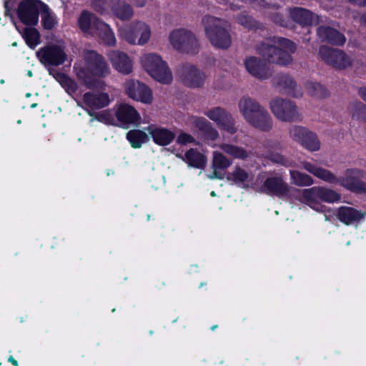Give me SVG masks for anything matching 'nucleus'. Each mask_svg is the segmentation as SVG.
<instances>
[{
  "label": "nucleus",
  "mask_w": 366,
  "mask_h": 366,
  "mask_svg": "<svg viewBox=\"0 0 366 366\" xmlns=\"http://www.w3.org/2000/svg\"><path fill=\"white\" fill-rule=\"evenodd\" d=\"M194 123L196 127L203 132L207 139L214 140L218 137V132L205 119H196Z\"/></svg>",
  "instance_id": "c9c22d12"
},
{
  "label": "nucleus",
  "mask_w": 366,
  "mask_h": 366,
  "mask_svg": "<svg viewBox=\"0 0 366 366\" xmlns=\"http://www.w3.org/2000/svg\"><path fill=\"white\" fill-rule=\"evenodd\" d=\"M360 22L366 26V14L361 16Z\"/></svg>",
  "instance_id": "5fc2aeb1"
},
{
  "label": "nucleus",
  "mask_w": 366,
  "mask_h": 366,
  "mask_svg": "<svg viewBox=\"0 0 366 366\" xmlns=\"http://www.w3.org/2000/svg\"><path fill=\"white\" fill-rule=\"evenodd\" d=\"M17 123H18V124H21V120H18V121H17Z\"/></svg>",
  "instance_id": "680f3d73"
},
{
  "label": "nucleus",
  "mask_w": 366,
  "mask_h": 366,
  "mask_svg": "<svg viewBox=\"0 0 366 366\" xmlns=\"http://www.w3.org/2000/svg\"><path fill=\"white\" fill-rule=\"evenodd\" d=\"M269 1H267V2L264 3V4H263V5H264V6H265V5H270V4H272V2H271V1H272V0H269ZM263 1V2H264V1Z\"/></svg>",
  "instance_id": "6e6d98bb"
},
{
  "label": "nucleus",
  "mask_w": 366,
  "mask_h": 366,
  "mask_svg": "<svg viewBox=\"0 0 366 366\" xmlns=\"http://www.w3.org/2000/svg\"><path fill=\"white\" fill-rule=\"evenodd\" d=\"M296 50L295 44L285 38H274L260 44L257 51L268 62L287 65L292 61V54Z\"/></svg>",
  "instance_id": "7ed1b4c3"
},
{
  "label": "nucleus",
  "mask_w": 366,
  "mask_h": 366,
  "mask_svg": "<svg viewBox=\"0 0 366 366\" xmlns=\"http://www.w3.org/2000/svg\"><path fill=\"white\" fill-rule=\"evenodd\" d=\"M274 21L282 26H285L282 21L280 19H279V16H276L274 19Z\"/></svg>",
  "instance_id": "864d4df0"
},
{
  "label": "nucleus",
  "mask_w": 366,
  "mask_h": 366,
  "mask_svg": "<svg viewBox=\"0 0 366 366\" xmlns=\"http://www.w3.org/2000/svg\"><path fill=\"white\" fill-rule=\"evenodd\" d=\"M181 79L187 86L195 88L202 86L205 80V74L194 65H183L179 70Z\"/></svg>",
  "instance_id": "aec40b11"
},
{
  "label": "nucleus",
  "mask_w": 366,
  "mask_h": 366,
  "mask_svg": "<svg viewBox=\"0 0 366 366\" xmlns=\"http://www.w3.org/2000/svg\"><path fill=\"white\" fill-rule=\"evenodd\" d=\"M26 97H30V94H29V93H28V94H26Z\"/></svg>",
  "instance_id": "052dcab7"
},
{
  "label": "nucleus",
  "mask_w": 366,
  "mask_h": 366,
  "mask_svg": "<svg viewBox=\"0 0 366 366\" xmlns=\"http://www.w3.org/2000/svg\"><path fill=\"white\" fill-rule=\"evenodd\" d=\"M305 89L309 95L313 97H323L327 94V92L324 86L317 82H307L305 84Z\"/></svg>",
  "instance_id": "37998d69"
},
{
  "label": "nucleus",
  "mask_w": 366,
  "mask_h": 366,
  "mask_svg": "<svg viewBox=\"0 0 366 366\" xmlns=\"http://www.w3.org/2000/svg\"><path fill=\"white\" fill-rule=\"evenodd\" d=\"M144 130L132 129L127 134V139L133 148H140L144 144L149 141V136Z\"/></svg>",
  "instance_id": "473e14b6"
},
{
  "label": "nucleus",
  "mask_w": 366,
  "mask_h": 366,
  "mask_svg": "<svg viewBox=\"0 0 366 366\" xmlns=\"http://www.w3.org/2000/svg\"><path fill=\"white\" fill-rule=\"evenodd\" d=\"M294 189L285 182L281 177H267L263 186V190L267 194L284 199H292Z\"/></svg>",
  "instance_id": "a211bd4d"
},
{
  "label": "nucleus",
  "mask_w": 366,
  "mask_h": 366,
  "mask_svg": "<svg viewBox=\"0 0 366 366\" xmlns=\"http://www.w3.org/2000/svg\"><path fill=\"white\" fill-rule=\"evenodd\" d=\"M88 113L90 116L94 117L91 119V122L96 119L105 124L117 125L116 117H114L113 112L110 110H104L96 113L95 114L91 113L89 111Z\"/></svg>",
  "instance_id": "79ce46f5"
},
{
  "label": "nucleus",
  "mask_w": 366,
  "mask_h": 366,
  "mask_svg": "<svg viewBox=\"0 0 366 366\" xmlns=\"http://www.w3.org/2000/svg\"><path fill=\"white\" fill-rule=\"evenodd\" d=\"M231 161L223 155L221 152H214L213 154L212 168L214 172L212 174H208L210 179L218 178L221 179L222 175L217 171L218 169L224 170L231 165Z\"/></svg>",
  "instance_id": "7c9ffc66"
},
{
  "label": "nucleus",
  "mask_w": 366,
  "mask_h": 366,
  "mask_svg": "<svg viewBox=\"0 0 366 366\" xmlns=\"http://www.w3.org/2000/svg\"><path fill=\"white\" fill-rule=\"evenodd\" d=\"M291 182L298 187H307L313 184V179L308 174L296 170H290Z\"/></svg>",
  "instance_id": "4c0bfd02"
},
{
  "label": "nucleus",
  "mask_w": 366,
  "mask_h": 366,
  "mask_svg": "<svg viewBox=\"0 0 366 366\" xmlns=\"http://www.w3.org/2000/svg\"><path fill=\"white\" fill-rule=\"evenodd\" d=\"M115 117L117 125L124 128H127L132 124H138L141 119L140 115L136 109L125 103L117 106Z\"/></svg>",
  "instance_id": "6ab92c4d"
},
{
  "label": "nucleus",
  "mask_w": 366,
  "mask_h": 366,
  "mask_svg": "<svg viewBox=\"0 0 366 366\" xmlns=\"http://www.w3.org/2000/svg\"><path fill=\"white\" fill-rule=\"evenodd\" d=\"M124 87L125 93L129 98L144 104L152 103V92L144 83L135 79H129L124 82Z\"/></svg>",
  "instance_id": "dca6fc26"
},
{
  "label": "nucleus",
  "mask_w": 366,
  "mask_h": 366,
  "mask_svg": "<svg viewBox=\"0 0 366 366\" xmlns=\"http://www.w3.org/2000/svg\"><path fill=\"white\" fill-rule=\"evenodd\" d=\"M277 84L280 86L287 89L289 94L294 97H300L302 95L301 90L297 87L296 83L289 75H281L278 78Z\"/></svg>",
  "instance_id": "f704fd0d"
},
{
  "label": "nucleus",
  "mask_w": 366,
  "mask_h": 366,
  "mask_svg": "<svg viewBox=\"0 0 366 366\" xmlns=\"http://www.w3.org/2000/svg\"><path fill=\"white\" fill-rule=\"evenodd\" d=\"M320 200L327 203H335L340 200L341 195L336 191L325 187H319Z\"/></svg>",
  "instance_id": "a19ab883"
},
{
  "label": "nucleus",
  "mask_w": 366,
  "mask_h": 366,
  "mask_svg": "<svg viewBox=\"0 0 366 366\" xmlns=\"http://www.w3.org/2000/svg\"><path fill=\"white\" fill-rule=\"evenodd\" d=\"M291 18L299 24L307 26L316 22L317 18L310 11L302 8H294L290 11Z\"/></svg>",
  "instance_id": "2f4dec72"
},
{
  "label": "nucleus",
  "mask_w": 366,
  "mask_h": 366,
  "mask_svg": "<svg viewBox=\"0 0 366 366\" xmlns=\"http://www.w3.org/2000/svg\"><path fill=\"white\" fill-rule=\"evenodd\" d=\"M238 108L244 119L254 128L267 132L272 128V119L267 111L249 97L242 98Z\"/></svg>",
  "instance_id": "20e7f679"
},
{
  "label": "nucleus",
  "mask_w": 366,
  "mask_h": 366,
  "mask_svg": "<svg viewBox=\"0 0 366 366\" xmlns=\"http://www.w3.org/2000/svg\"><path fill=\"white\" fill-rule=\"evenodd\" d=\"M150 26L143 21L133 22L119 29V36L132 45L143 46L150 39Z\"/></svg>",
  "instance_id": "9b49d317"
},
{
  "label": "nucleus",
  "mask_w": 366,
  "mask_h": 366,
  "mask_svg": "<svg viewBox=\"0 0 366 366\" xmlns=\"http://www.w3.org/2000/svg\"><path fill=\"white\" fill-rule=\"evenodd\" d=\"M227 179L242 188H248L254 185V174L245 169L235 166L227 174Z\"/></svg>",
  "instance_id": "393cba45"
},
{
  "label": "nucleus",
  "mask_w": 366,
  "mask_h": 366,
  "mask_svg": "<svg viewBox=\"0 0 366 366\" xmlns=\"http://www.w3.org/2000/svg\"><path fill=\"white\" fill-rule=\"evenodd\" d=\"M168 40L171 46L176 51L195 54L199 51V44L194 34L185 28L172 29Z\"/></svg>",
  "instance_id": "6e6552de"
},
{
  "label": "nucleus",
  "mask_w": 366,
  "mask_h": 366,
  "mask_svg": "<svg viewBox=\"0 0 366 366\" xmlns=\"http://www.w3.org/2000/svg\"><path fill=\"white\" fill-rule=\"evenodd\" d=\"M92 8L102 16L113 15L121 20H127L133 15L132 9L123 0H93Z\"/></svg>",
  "instance_id": "9d476101"
},
{
  "label": "nucleus",
  "mask_w": 366,
  "mask_h": 366,
  "mask_svg": "<svg viewBox=\"0 0 366 366\" xmlns=\"http://www.w3.org/2000/svg\"><path fill=\"white\" fill-rule=\"evenodd\" d=\"M211 195H212V197H214V196H216V194H215V192H211Z\"/></svg>",
  "instance_id": "13d9d810"
},
{
  "label": "nucleus",
  "mask_w": 366,
  "mask_h": 366,
  "mask_svg": "<svg viewBox=\"0 0 366 366\" xmlns=\"http://www.w3.org/2000/svg\"><path fill=\"white\" fill-rule=\"evenodd\" d=\"M290 135L295 141L300 143L310 151H317L320 148V143L316 134L305 127H292L290 129Z\"/></svg>",
  "instance_id": "f3484780"
},
{
  "label": "nucleus",
  "mask_w": 366,
  "mask_h": 366,
  "mask_svg": "<svg viewBox=\"0 0 366 366\" xmlns=\"http://www.w3.org/2000/svg\"><path fill=\"white\" fill-rule=\"evenodd\" d=\"M65 48V42L62 39H57L40 48L36 51V56L45 66H59L68 59Z\"/></svg>",
  "instance_id": "1a4fd4ad"
},
{
  "label": "nucleus",
  "mask_w": 366,
  "mask_h": 366,
  "mask_svg": "<svg viewBox=\"0 0 366 366\" xmlns=\"http://www.w3.org/2000/svg\"><path fill=\"white\" fill-rule=\"evenodd\" d=\"M244 66L251 75L259 79H266L271 75L267 65L257 57L249 56L246 58Z\"/></svg>",
  "instance_id": "bb28decb"
},
{
  "label": "nucleus",
  "mask_w": 366,
  "mask_h": 366,
  "mask_svg": "<svg viewBox=\"0 0 366 366\" xmlns=\"http://www.w3.org/2000/svg\"><path fill=\"white\" fill-rule=\"evenodd\" d=\"M31 108H34V107H36V104H31Z\"/></svg>",
  "instance_id": "bf43d9fd"
},
{
  "label": "nucleus",
  "mask_w": 366,
  "mask_h": 366,
  "mask_svg": "<svg viewBox=\"0 0 366 366\" xmlns=\"http://www.w3.org/2000/svg\"><path fill=\"white\" fill-rule=\"evenodd\" d=\"M41 23L45 29L51 30L58 24L56 14L44 3L41 10Z\"/></svg>",
  "instance_id": "72a5a7b5"
},
{
  "label": "nucleus",
  "mask_w": 366,
  "mask_h": 366,
  "mask_svg": "<svg viewBox=\"0 0 366 366\" xmlns=\"http://www.w3.org/2000/svg\"><path fill=\"white\" fill-rule=\"evenodd\" d=\"M242 1H244V2H247L249 1V0H242Z\"/></svg>",
  "instance_id": "e2e57ef3"
},
{
  "label": "nucleus",
  "mask_w": 366,
  "mask_h": 366,
  "mask_svg": "<svg viewBox=\"0 0 366 366\" xmlns=\"http://www.w3.org/2000/svg\"><path fill=\"white\" fill-rule=\"evenodd\" d=\"M270 109L273 114L283 122H292L299 119L297 108L290 100L275 98L270 102Z\"/></svg>",
  "instance_id": "2eb2a0df"
},
{
  "label": "nucleus",
  "mask_w": 366,
  "mask_h": 366,
  "mask_svg": "<svg viewBox=\"0 0 366 366\" xmlns=\"http://www.w3.org/2000/svg\"><path fill=\"white\" fill-rule=\"evenodd\" d=\"M144 69L154 80L164 84H170L173 76L167 62L157 53H145L140 56Z\"/></svg>",
  "instance_id": "423d86ee"
},
{
  "label": "nucleus",
  "mask_w": 366,
  "mask_h": 366,
  "mask_svg": "<svg viewBox=\"0 0 366 366\" xmlns=\"http://www.w3.org/2000/svg\"><path fill=\"white\" fill-rule=\"evenodd\" d=\"M107 56L113 67L117 71L124 75L132 73L133 63L126 53L114 50L109 52Z\"/></svg>",
  "instance_id": "412c9836"
},
{
  "label": "nucleus",
  "mask_w": 366,
  "mask_h": 366,
  "mask_svg": "<svg viewBox=\"0 0 366 366\" xmlns=\"http://www.w3.org/2000/svg\"><path fill=\"white\" fill-rule=\"evenodd\" d=\"M359 94L366 102V87L360 88Z\"/></svg>",
  "instance_id": "8fccbe9b"
},
{
  "label": "nucleus",
  "mask_w": 366,
  "mask_h": 366,
  "mask_svg": "<svg viewBox=\"0 0 366 366\" xmlns=\"http://www.w3.org/2000/svg\"><path fill=\"white\" fill-rule=\"evenodd\" d=\"M319 54L327 64L338 69H347L354 64V59L343 51L327 46L320 48Z\"/></svg>",
  "instance_id": "4468645a"
},
{
  "label": "nucleus",
  "mask_w": 366,
  "mask_h": 366,
  "mask_svg": "<svg viewBox=\"0 0 366 366\" xmlns=\"http://www.w3.org/2000/svg\"><path fill=\"white\" fill-rule=\"evenodd\" d=\"M319 190V187H313L305 189H299L295 188L291 199H297L300 202L307 204L316 212L324 213L325 220L329 221L330 218L327 213H330L332 209L320 203V200Z\"/></svg>",
  "instance_id": "f8f14e48"
},
{
  "label": "nucleus",
  "mask_w": 366,
  "mask_h": 366,
  "mask_svg": "<svg viewBox=\"0 0 366 366\" xmlns=\"http://www.w3.org/2000/svg\"><path fill=\"white\" fill-rule=\"evenodd\" d=\"M133 4L139 7L144 6L146 4L147 0H131Z\"/></svg>",
  "instance_id": "09e8293b"
},
{
  "label": "nucleus",
  "mask_w": 366,
  "mask_h": 366,
  "mask_svg": "<svg viewBox=\"0 0 366 366\" xmlns=\"http://www.w3.org/2000/svg\"><path fill=\"white\" fill-rule=\"evenodd\" d=\"M349 1L352 2L353 4H358V5H365L366 4V0H349Z\"/></svg>",
  "instance_id": "3c124183"
},
{
  "label": "nucleus",
  "mask_w": 366,
  "mask_h": 366,
  "mask_svg": "<svg viewBox=\"0 0 366 366\" xmlns=\"http://www.w3.org/2000/svg\"><path fill=\"white\" fill-rule=\"evenodd\" d=\"M9 362H11L14 366H19L18 362L12 356L9 357Z\"/></svg>",
  "instance_id": "603ef678"
},
{
  "label": "nucleus",
  "mask_w": 366,
  "mask_h": 366,
  "mask_svg": "<svg viewBox=\"0 0 366 366\" xmlns=\"http://www.w3.org/2000/svg\"><path fill=\"white\" fill-rule=\"evenodd\" d=\"M74 71L89 88L100 86L102 81L99 79L110 74V69L104 58L94 51L85 52L83 58L75 63Z\"/></svg>",
  "instance_id": "f257e3e1"
},
{
  "label": "nucleus",
  "mask_w": 366,
  "mask_h": 366,
  "mask_svg": "<svg viewBox=\"0 0 366 366\" xmlns=\"http://www.w3.org/2000/svg\"><path fill=\"white\" fill-rule=\"evenodd\" d=\"M28 75H29V76H32V73H31V71H28Z\"/></svg>",
  "instance_id": "4d7b16f0"
},
{
  "label": "nucleus",
  "mask_w": 366,
  "mask_h": 366,
  "mask_svg": "<svg viewBox=\"0 0 366 366\" xmlns=\"http://www.w3.org/2000/svg\"><path fill=\"white\" fill-rule=\"evenodd\" d=\"M319 37L324 41L337 46H342L345 41V36L337 30L327 26H320L317 30Z\"/></svg>",
  "instance_id": "c85d7f7f"
},
{
  "label": "nucleus",
  "mask_w": 366,
  "mask_h": 366,
  "mask_svg": "<svg viewBox=\"0 0 366 366\" xmlns=\"http://www.w3.org/2000/svg\"><path fill=\"white\" fill-rule=\"evenodd\" d=\"M350 112L353 117L361 118L366 122V106L358 102L355 103L350 107Z\"/></svg>",
  "instance_id": "c03bdc74"
},
{
  "label": "nucleus",
  "mask_w": 366,
  "mask_h": 366,
  "mask_svg": "<svg viewBox=\"0 0 366 366\" xmlns=\"http://www.w3.org/2000/svg\"><path fill=\"white\" fill-rule=\"evenodd\" d=\"M84 104L90 109H101L110 103L109 95L104 92H88L84 95Z\"/></svg>",
  "instance_id": "cd10ccee"
},
{
  "label": "nucleus",
  "mask_w": 366,
  "mask_h": 366,
  "mask_svg": "<svg viewBox=\"0 0 366 366\" xmlns=\"http://www.w3.org/2000/svg\"><path fill=\"white\" fill-rule=\"evenodd\" d=\"M229 114L224 109L221 107H214L205 112V115L212 121L219 126L224 122Z\"/></svg>",
  "instance_id": "ea45409f"
},
{
  "label": "nucleus",
  "mask_w": 366,
  "mask_h": 366,
  "mask_svg": "<svg viewBox=\"0 0 366 366\" xmlns=\"http://www.w3.org/2000/svg\"><path fill=\"white\" fill-rule=\"evenodd\" d=\"M176 156L187 163L189 167L195 168H203L207 163V157L204 154L194 149H190L184 155L177 154Z\"/></svg>",
  "instance_id": "c756f323"
},
{
  "label": "nucleus",
  "mask_w": 366,
  "mask_h": 366,
  "mask_svg": "<svg viewBox=\"0 0 366 366\" xmlns=\"http://www.w3.org/2000/svg\"><path fill=\"white\" fill-rule=\"evenodd\" d=\"M239 24L245 27L252 28L254 26V21L250 16L242 15L238 18Z\"/></svg>",
  "instance_id": "de8ad7c7"
},
{
  "label": "nucleus",
  "mask_w": 366,
  "mask_h": 366,
  "mask_svg": "<svg viewBox=\"0 0 366 366\" xmlns=\"http://www.w3.org/2000/svg\"><path fill=\"white\" fill-rule=\"evenodd\" d=\"M219 147L224 152L235 159H245L249 156L246 149L234 144L224 143Z\"/></svg>",
  "instance_id": "e433bc0d"
},
{
  "label": "nucleus",
  "mask_w": 366,
  "mask_h": 366,
  "mask_svg": "<svg viewBox=\"0 0 366 366\" xmlns=\"http://www.w3.org/2000/svg\"><path fill=\"white\" fill-rule=\"evenodd\" d=\"M205 34L210 43L219 49H227L232 44L231 36L226 29V21L222 19L206 16L203 19Z\"/></svg>",
  "instance_id": "0eeeda50"
},
{
  "label": "nucleus",
  "mask_w": 366,
  "mask_h": 366,
  "mask_svg": "<svg viewBox=\"0 0 366 366\" xmlns=\"http://www.w3.org/2000/svg\"><path fill=\"white\" fill-rule=\"evenodd\" d=\"M43 4L40 0L21 1L16 10L18 18L26 26L36 25Z\"/></svg>",
  "instance_id": "ddd939ff"
},
{
  "label": "nucleus",
  "mask_w": 366,
  "mask_h": 366,
  "mask_svg": "<svg viewBox=\"0 0 366 366\" xmlns=\"http://www.w3.org/2000/svg\"><path fill=\"white\" fill-rule=\"evenodd\" d=\"M222 130L230 134H234L237 131V128L235 126L234 120L231 114L222 122L219 126Z\"/></svg>",
  "instance_id": "a18cd8bd"
},
{
  "label": "nucleus",
  "mask_w": 366,
  "mask_h": 366,
  "mask_svg": "<svg viewBox=\"0 0 366 366\" xmlns=\"http://www.w3.org/2000/svg\"><path fill=\"white\" fill-rule=\"evenodd\" d=\"M266 152L264 157L272 162L282 165L285 167H294L293 162L282 154L278 151L282 149V144L278 141H269L265 144Z\"/></svg>",
  "instance_id": "5701e85b"
},
{
  "label": "nucleus",
  "mask_w": 366,
  "mask_h": 366,
  "mask_svg": "<svg viewBox=\"0 0 366 366\" xmlns=\"http://www.w3.org/2000/svg\"><path fill=\"white\" fill-rule=\"evenodd\" d=\"M302 164L305 170L324 182L330 184L339 183L352 192L366 193V182L359 180L366 177V172L363 169H348L345 172V177L338 179L332 172L311 162H302Z\"/></svg>",
  "instance_id": "f03ea898"
},
{
  "label": "nucleus",
  "mask_w": 366,
  "mask_h": 366,
  "mask_svg": "<svg viewBox=\"0 0 366 366\" xmlns=\"http://www.w3.org/2000/svg\"><path fill=\"white\" fill-rule=\"evenodd\" d=\"M146 130L152 137L154 142L159 146L169 145L175 138L173 132L155 124L148 126Z\"/></svg>",
  "instance_id": "a878e982"
},
{
  "label": "nucleus",
  "mask_w": 366,
  "mask_h": 366,
  "mask_svg": "<svg viewBox=\"0 0 366 366\" xmlns=\"http://www.w3.org/2000/svg\"><path fill=\"white\" fill-rule=\"evenodd\" d=\"M78 24L80 29L85 34L98 36L109 46L116 45L117 39L109 25L99 20L94 14L83 11L79 18Z\"/></svg>",
  "instance_id": "39448f33"
},
{
  "label": "nucleus",
  "mask_w": 366,
  "mask_h": 366,
  "mask_svg": "<svg viewBox=\"0 0 366 366\" xmlns=\"http://www.w3.org/2000/svg\"><path fill=\"white\" fill-rule=\"evenodd\" d=\"M337 219L345 225L357 226L366 216V212L354 207L342 206L336 212Z\"/></svg>",
  "instance_id": "4be33fe9"
},
{
  "label": "nucleus",
  "mask_w": 366,
  "mask_h": 366,
  "mask_svg": "<svg viewBox=\"0 0 366 366\" xmlns=\"http://www.w3.org/2000/svg\"><path fill=\"white\" fill-rule=\"evenodd\" d=\"M54 76L68 94H72L76 92V83L67 75L62 73H56Z\"/></svg>",
  "instance_id": "58836bf2"
},
{
  "label": "nucleus",
  "mask_w": 366,
  "mask_h": 366,
  "mask_svg": "<svg viewBox=\"0 0 366 366\" xmlns=\"http://www.w3.org/2000/svg\"><path fill=\"white\" fill-rule=\"evenodd\" d=\"M5 13L6 16L11 17V21L15 26L16 30L21 34L29 47L34 49L40 44V34L35 28L26 27L21 30L16 24L14 17L11 16L9 8V2L5 1Z\"/></svg>",
  "instance_id": "b1692460"
},
{
  "label": "nucleus",
  "mask_w": 366,
  "mask_h": 366,
  "mask_svg": "<svg viewBox=\"0 0 366 366\" xmlns=\"http://www.w3.org/2000/svg\"><path fill=\"white\" fill-rule=\"evenodd\" d=\"M177 142L180 144H187L194 142V138L190 134L186 133L180 134L177 137Z\"/></svg>",
  "instance_id": "49530a36"
}]
</instances>
